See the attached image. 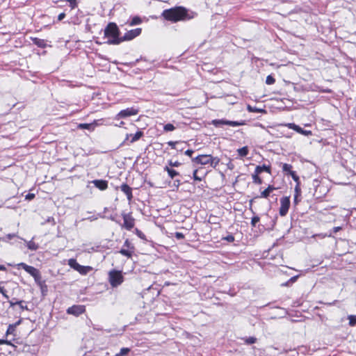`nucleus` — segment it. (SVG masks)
I'll return each mask as SVG.
<instances>
[{
  "mask_svg": "<svg viewBox=\"0 0 356 356\" xmlns=\"http://www.w3.org/2000/svg\"><path fill=\"white\" fill-rule=\"evenodd\" d=\"M140 59H136V63L139 62Z\"/></svg>",
  "mask_w": 356,
  "mask_h": 356,
  "instance_id": "obj_63",
  "label": "nucleus"
},
{
  "mask_svg": "<svg viewBox=\"0 0 356 356\" xmlns=\"http://www.w3.org/2000/svg\"><path fill=\"white\" fill-rule=\"evenodd\" d=\"M143 136V132L142 131H138L135 134H129L126 135V138L123 141V144L124 145H130L137 140H138Z\"/></svg>",
  "mask_w": 356,
  "mask_h": 356,
  "instance_id": "obj_9",
  "label": "nucleus"
},
{
  "mask_svg": "<svg viewBox=\"0 0 356 356\" xmlns=\"http://www.w3.org/2000/svg\"><path fill=\"white\" fill-rule=\"evenodd\" d=\"M142 22L141 19L139 17H134L131 19V22H129L130 26H134L140 24Z\"/></svg>",
  "mask_w": 356,
  "mask_h": 356,
  "instance_id": "obj_31",
  "label": "nucleus"
},
{
  "mask_svg": "<svg viewBox=\"0 0 356 356\" xmlns=\"http://www.w3.org/2000/svg\"><path fill=\"white\" fill-rule=\"evenodd\" d=\"M130 351L129 348H121L120 353H117L115 356H123L127 354Z\"/></svg>",
  "mask_w": 356,
  "mask_h": 356,
  "instance_id": "obj_36",
  "label": "nucleus"
},
{
  "mask_svg": "<svg viewBox=\"0 0 356 356\" xmlns=\"http://www.w3.org/2000/svg\"><path fill=\"white\" fill-rule=\"evenodd\" d=\"M120 190L127 195V200L131 201L133 198L132 188L127 184L120 186Z\"/></svg>",
  "mask_w": 356,
  "mask_h": 356,
  "instance_id": "obj_17",
  "label": "nucleus"
},
{
  "mask_svg": "<svg viewBox=\"0 0 356 356\" xmlns=\"http://www.w3.org/2000/svg\"><path fill=\"white\" fill-rule=\"evenodd\" d=\"M175 237L178 240H181L184 238V235L181 232H175Z\"/></svg>",
  "mask_w": 356,
  "mask_h": 356,
  "instance_id": "obj_49",
  "label": "nucleus"
},
{
  "mask_svg": "<svg viewBox=\"0 0 356 356\" xmlns=\"http://www.w3.org/2000/svg\"><path fill=\"white\" fill-rule=\"evenodd\" d=\"M46 223H51L52 225H55L56 224V222H55V220L53 217H49L46 221H45Z\"/></svg>",
  "mask_w": 356,
  "mask_h": 356,
  "instance_id": "obj_52",
  "label": "nucleus"
},
{
  "mask_svg": "<svg viewBox=\"0 0 356 356\" xmlns=\"http://www.w3.org/2000/svg\"><path fill=\"white\" fill-rule=\"evenodd\" d=\"M248 110L250 111H256V112H258V113H266V111L264 109H261V108H252L250 106H248Z\"/></svg>",
  "mask_w": 356,
  "mask_h": 356,
  "instance_id": "obj_45",
  "label": "nucleus"
},
{
  "mask_svg": "<svg viewBox=\"0 0 356 356\" xmlns=\"http://www.w3.org/2000/svg\"><path fill=\"white\" fill-rule=\"evenodd\" d=\"M142 29L136 28L127 31L123 36H122V42L129 41L140 35Z\"/></svg>",
  "mask_w": 356,
  "mask_h": 356,
  "instance_id": "obj_10",
  "label": "nucleus"
},
{
  "mask_svg": "<svg viewBox=\"0 0 356 356\" xmlns=\"http://www.w3.org/2000/svg\"><path fill=\"white\" fill-rule=\"evenodd\" d=\"M88 219L90 220V221H92V220H97V217L91 216V217H89Z\"/></svg>",
  "mask_w": 356,
  "mask_h": 356,
  "instance_id": "obj_60",
  "label": "nucleus"
},
{
  "mask_svg": "<svg viewBox=\"0 0 356 356\" xmlns=\"http://www.w3.org/2000/svg\"><path fill=\"white\" fill-rule=\"evenodd\" d=\"M275 79L272 75L267 76L266 79V83L267 85H272V84L275 83Z\"/></svg>",
  "mask_w": 356,
  "mask_h": 356,
  "instance_id": "obj_35",
  "label": "nucleus"
},
{
  "mask_svg": "<svg viewBox=\"0 0 356 356\" xmlns=\"http://www.w3.org/2000/svg\"><path fill=\"white\" fill-rule=\"evenodd\" d=\"M92 184L101 191H104L108 188V181L103 179H95L92 181Z\"/></svg>",
  "mask_w": 356,
  "mask_h": 356,
  "instance_id": "obj_16",
  "label": "nucleus"
},
{
  "mask_svg": "<svg viewBox=\"0 0 356 356\" xmlns=\"http://www.w3.org/2000/svg\"><path fill=\"white\" fill-rule=\"evenodd\" d=\"M16 303H17V305L19 306L21 309H22V310H24V309L28 310L29 309L27 306L25 305V302L24 300L16 301Z\"/></svg>",
  "mask_w": 356,
  "mask_h": 356,
  "instance_id": "obj_38",
  "label": "nucleus"
},
{
  "mask_svg": "<svg viewBox=\"0 0 356 356\" xmlns=\"http://www.w3.org/2000/svg\"><path fill=\"white\" fill-rule=\"evenodd\" d=\"M21 323V321H18L15 324H10L8 325V329L6 332V335L8 336V334H13L15 331V328L17 325H19Z\"/></svg>",
  "mask_w": 356,
  "mask_h": 356,
  "instance_id": "obj_23",
  "label": "nucleus"
},
{
  "mask_svg": "<svg viewBox=\"0 0 356 356\" xmlns=\"http://www.w3.org/2000/svg\"><path fill=\"white\" fill-rule=\"evenodd\" d=\"M85 310L83 305H73L67 309V313L77 316L84 313Z\"/></svg>",
  "mask_w": 356,
  "mask_h": 356,
  "instance_id": "obj_13",
  "label": "nucleus"
},
{
  "mask_svg": "<svg viewBox=\"0 0 356 356\" xmlns=\"http://www.w3.org/2000/svg\"><path fill=\"white\" fill-rule=\"evenodd\" d=\"M138 110L134 107L127 108L120 111L116 115L115 119L124 118L138 114Z\"/></svg>",
  "mask_w": 356,
  "mask_h": 356,
  "instance_id": "obj_11",
  "label": "nucleus"
},
{
  "mask_svg": "<svg viewBox=\"0 0 356 356\" xmlns=\"http://www.w3.org/2000/svg\"><path fill=\"white\" fill-rule=\"evenodd\" d=\"M237 152L241 157H245L248 154L249 149L247 146H244L241 148L238 149Z\"/></svg>",
  "mask_w": 356,
  "mask_h": 356,
  "instance_id": "obj_25",
  "label": "nucleus"
},
{
  "mask_svg": "<svg viewBox=\"0 0 356 356\" xmlns=\"http://www.w3.org/2000/svg\"><path fill=\"white\" fill-rule=\"evenodd\" d=\"M342 229V227H334L333 229H332V232L333 233H337L339 231L341 230Z\"/></svg>",
  "mask_w": 356,
  "mask_h": 356,
  "instance_id": "obj_58",
  "label": "nucleus"
},
{
  "mask_svg": "<svg viewBox=\"0 0 356 356\" xmlns=\"http://www.w3.org/2000/svg\"><path fill=\"white\" fill-rule=\"evenodd\" d=\"M162 16L168 21L178 22L187 18V10L185 8L179 6L164 10Z\"/></svg>",
  "mask_w": 356,
  "mask_h": 356,
  "instance_id": "obj_2",
  "label": "nucleus"
},
{
  "mask_svg": "<svg viewBox=\"0 0 356 356\" xmlns=\"http://www.w3.org/2000/svg\"><path fill=\"white\" fill-rule=\"evenodd\" d=\"M220 159L218 157H213L211 156L210 165L213 168H216L220 163Z\"/></svg>",
  "mask_w": 356,
  "mask_h": 356,
  "instance_id": "obj_28",
  "label": "nucleus"
},
{
  "mask_svg": "<svg viewBox=\"0 0 356 356\" xmlns=\"http://www.w3.org/2000/svg\"><path fill=\"white\" fill-rule=\"evenodd\" d=\"M168 165L170 166V168H173V167H178L181 165V163H179V161H172L171 160H170L168 161Z\"/></svg>",
  "mask_w": 356,
  "mask_h": 356,
  "instance_id": "obj_42",
  "label": "nucleus"
},
{
  "mask_svg": "<svg viewBox=\"0 0 356 356\" xmlns=\"http://www.w3.org/2000/svg\"><path fill=\"white\" fill-rule=\"evenodd\" d=\"M41 292L42 294H44L47 291V286L46 284V282L43 283L40 286H39Z\"/></svg>",
  "mask_w": 356,
  "mask_h": 356,
  "instance_id": "obj_44",
  "label": "nucleus"
},
{
  "mask_svg": "<svg viewBox=\"0 0 356 356\" xmlns=\"http://www.w3.org/2000/svg\"><path fill=\"white\" fill-rule=\"evenodd\" d=\"M224 239L229 243H232L234 241V236L232 234H229L226 237H225Z\"/></svg>",
  "mask_w": 356,
  "mask_h": 356,
  "instance_id": "obj_48",
  "label": "nucleus"
},
{
  "mask_svg": "<svg viewBox=\"0 0 356 356\" xmlns=\"http://www.w3.org/2000/svg\"><path fill=\"white\" fill-rule=\"evenodd\" d=\"M247 344H253L257 341V339L254 337H250L245 339Z\"/></svg>",
  "mask_w": 356,
  "mask_h": 356,
  "instance_id": "obj_39",
  "label": "nucleus"
},
{
  "mask_svg": "<svg viewBox=\"0 0 356 356\" xmlns=\"http://www.w3.org/2000/svg\"><path fill=\"white\" fill-rule=\"evenodd\" d=\"M9 304L10 307H14L15 305H17V303H16V302H14L13 300H10Z\"/></svg>",
  "mask_w": 356,
  "mask_h": 356,
  "instance_id": "obj_59",
  "label": "nucleus"
},
{
  "mask_svg": "<svg viewBox=\"0 0 356 356\" xmlns=\"http://www.w3.org/2000/svg\"><path fill=\"white\" fill-rule=\"evenodd\" d=\"M259 220H260V218L258 216H253L252 218V220H251V225L252 227H256L257 223L259 222Z\"/></svg>",
  "mask_w": 356,
  "mask_h": 356,
  "instance_id": "obj_40",
  "label": "nucleus"
},
{
  "mask_svg": "<svg viewBox=\"0 0 356 356\" xmlns=\"http://www.w3.org/2000/svg\"><path fill=\"white\" fill-rule=\"evenodd\" d=\"M163 169H164V171L168 172V176L171 179H174L176 176H178L179 175V173L177 171L173 170L172 168H170L169 166H165Z\"/></svg>",
  "mask_w": 356,
  "mask_h": 356,
  "instance_id": "obj_22",
  "label": "nucleus"
},
{
  "mask_svg": "<svg viewBox=\"0 0 356 356\" xmlns=\"http://www.w3.org/2000/svg\"><path fill=\"white\" fill-rule=\"evenodd\" d=\"M181 184V181L179 179H175L173 182V186L177 189Z\"/></svg>",
  "mask_w": 356,
  "mask_h": 356,
  "instance_id": "obj_54",
  "label": "nucleus"
},
{
  "mask_svg": "<svg viewBox=\"0 0 356 356\" xmlns=\"http://www.w3.org/2000/svg\"><path fill=\"white\" fill-rule=\"evenodd\" d=\"M17 235L15 234H8L2 238H0V241H2L4 242H8V241L14 238Z\"/></svg>",
  "mask_w": 356,
  "mask_h": 356,
  "instance_id": "obj_30",
  "label": "nucleus"
},
{
  "mask_svg": "<svg viewBox=\"0 0 356 356\" xmlns=\"http://www.w3.org/2000/svg\"><path fill=\"white\" fill-rule=\"evenodd\" d=\"M35 197V194L34 193H28L26 197H25V199L27 200H33V198Z\"/></svg>",
  "mask_w": 356,
  "mask_h": 356,
  "instance_id": "obj_51",
  "label": "nucleus"
},
{
  "mask_svg": "<svg viewBox=\"0 0 356 356\" xmlns=\"http://www.w3.org/2000/svg\"><path fill=\"white\" fill-rule=\"evenodd\" d=\"M70 3L71 9H74L77 6V0H67Z\"/></svg>",
  "mask_w": 356,
  "mask_h": 356,
  "instance_id": "obj_43",
  "label": "nucleus"
},
{
  "mask_svg": "<svg viewBox=\"0 0 356 356\" xmlns=\"http://www.w3.org/2000/svg\"><path fill=\"white\" fill-rule=\"evenodd\" d=\"M116 217H117V214H115V215H111L108 217V218L110 220H111L112 221H114L116 223H119L120 224V221H118L117 219H116Z\"/></svg>",
  "mask_w": 356,
  "mask_h": 356,
  "instance_id": "obj_53",
  "label": "nucleus"
},
{
  "mask_svg": "<svg viewBox=\"0 0 356 356\" xmlns=\"http://www.w3.org/2000/svg\"><path fill=\"white\" fill-rule=\"evenodd\" d=\"M33 278L38 286L42 284L43 283L46 282L45 280L42 279L40 272L36 274V275Z\"/></svg>",
  "mask_w": 356,
  "mask_h": 356,
  "instance_id": "obj_26",
  "label": "nucleus"
},
{
  "mask_svg": "<svg viewBox=\"0 0 356 356\" xmlns=\"http://www.w3.org/2000/svg\"><path fill=\"white\" fill-rule=\"evenodd\" d=\"M291 169H292V165L290 164L284 163L282 165V170L284 172L286 173L287 175H289L291 173V172L293 171Z\"/></svg>",
  "mask_w": 356,
  "mask_h": 356,
  "instance_id": "obj_29",
  "label": "nucleus"
},
{
  "mask_svg": "<svg viewBox=\"0 0 356 356\" xmlns=\"http://www.w3.org/2000/svg\"><path fill=\"white\" fill-rule=\"evenodd\" d=\"M136 234L141 239L146 240L145 235L138 229H135Z\"/></svg>",
  "mask_w": 356,
  "mask_h": 356,
  "instance_id": "obj_41",
  "label": "nucleus"
},
{
  "mask_svg": "<svg viewBox=\"0 0 356 356\" xmlns=\"http://www.w3.org/2000/svg\"><path fill=\"white\" fill-rule=\"evenodd\" d=\"M280 207L279 209V213L281 216H285L290 207V197L287 196L282 197L280 198Z\"/></svg>",
  "mask_w": 356,
  "mask_h": 356,
  "instance_id": "obj_7",
  "label": "nucleus"
},
{
  "mask_svg": "<svg viewBox=\"0 0 356 356\" xmlns=\"http://www.w3.org/2000/svg\"><path fill=\"white\" fill-rule=\"evenodd\" d=\"M33 238H32V239L31 241H26L24 240V241L26 243V247L28 248L29 250H30L31 251H35V250H37L39 248L38 244L35 243L33 241Z\"/></svg>",
  "mask_w": 356,
  "mask_h": 356,
  "instance_id": "obj_21",
  "label": "nucleus"
},
{
  "mask_svg": "<svg viewBox=\"0 0 356 356\" xmlns=\"http://www.w3.org/2000/svg\"><path fill=\"white\" fill-rule=\"evenodd\" d=\"M348 318L349 320V325L350 326L356 325V316L350 315L348 316Z\"/></svg>",
  "mask_w": 356,
  "mask_h": 356,
  "instance_id": "obj_34",
  "label": "nucleus"
},
{
  "mask_svg": "<svg viewBox=\"0 0 356 356\" xmlns=\"http://www.w3.org/2000/svg\"><path fill=\"white\" fill-rule=\"evenodd\" d=\"M194 151L193 149H187L186 152H185V154L191 157L193 154Z\"/></svg>",
  "mask_w": 356,
  "mask_h": 356,
  "instance_id": "obj_56",
  "label": "nucleus"
},
{
  "mask_svg": "<svg viewBox=\"0 0 356 356\" xmlns=\"http://www.w3.org/2000/svg\"><path fill=\"white\" fill-rule=\"evenodd\" d=\"M124 124V122L122 121V122H120V123L119 124L118 126L122 127Z\"/></svg>",
  "mask_w": 356,
  "mask_h": 356,
  "instance_id": "obj_62",
  "label": "nucleus"
},
{
  "mask_svg": "<svg viewBox=\"0 0 356 356\" xmlns=\"http://www.w3.org/2000/svg\"><path fill=\"white\" fill-rule=\"evenodd\" d=\"M6 268L3 265H0V270H6Z\"/></svg>",
  "mask_w": 356,
  "mask_h": 356,
  "instance_id": "obj_61",
  "label": "nucleus"
},
{
  "mask_svg": "<svg viewBox=\"0 0 356 356\" xmlns=\"http://www.w3.org/2000/svg\"><path fill=\"white\" fill-rule=\"evenodd\" d=\"M1 344L12 345L11 342L7 339H0V345Z\"/></svg>",
  "mask_w": 356,
  "mask_h": 356,
  "instance_id": "obj_55",
  "label": "nucleus"
},
{
  "mask_svg": "<svg viewBox=\"0 0 356 356\" xmlns=\"http://www.w3.org/2000/svg\"><path fill=\"white\" fill-rule=\"evenodd\" d=\"M95 127V125L93 124H87V123H83L79 124L78 125V128L81 129H88V130H92Z\"/></svg>",
  "mask_w": 356,
  "mask_h": 356,
  "instance_id": "obj_27",
  "label": "nucleus"
},
{
  "mask_svg": "<svg viewBox=\"0 0 356 356\" xmlns=\"http://www.w3.org/2000/svg\"><path fill=\"white\" fill-rule=\"evenodd\" d=\"M134 251V246L133 244L129 241V239H126L122 248L119 251V252L128 258H131Z\"/></svg>",
  "mask_w": 356,
  "mask_h": 356,
  "instance_id": "obj_6",
  "label": "nucleus"
},
{
  "mask_svg": "<svg viewBox=\"0 0 356 356\" xmlns=\"http://www.w3.org/2000/svg\"><path fill=\"white\" fill-rule=\"evenodd\" d=\"M17 266L19 267H22L26 272L30 274L33 277H34L36 275V274L40 273V270L38 269L35 268L33 266H29L25 263H19Z\"/></svg>",
  "mask_w": 356,
  "mask_h": 356,
  "instance_id": "obj_15",
  "label": "nucleus"
},
{
  "mask_svg": "<svg viewBox=\"0 0 356 356\" xmlns=\"http://www.w3.org/2000/svg\"><path fill=\"white\" fill-rule=\"evenodd\" d=\"M184 143L180 141H169L168 142V145L170 146L172 149H175L177 151H182L184 148L178 149V145H182Z\"/></svg>",
  "mask_w": 356,
  "mask_h": 356,
  "instance_id": "obj_24",
  "label": "nucleus"
},
{
  "mask_svg": "<svg viewBox=\"0 0 356 356\" xmlns=\"http://www.w3.org/2000/svg\"><path fill=\"white\" fill-rule=\"evenodd\" d=\"M121 216L123 218V224L121 225L122 228H124L127 230L130 231L135 226V219L132 216L131 213H125L122 211Z\"/></svg>",
  "mask_w": 356,
  "mask_h": 356,
  "instance_id": "obj_5",
  "label": "nucleus"
},
{
  "mask_svg": "<svg viewBox=\"0 0 356 356\" xmlns=\"http://www.w3.org/2000/svg\"><path fill=\"white\" fill-rule=\"evenodd\" d=\"M182 148L181 147H179V145H178V149H181Z\"/></svg>",
  "mask_w": 356,
  "mask_h": 356,
  "instance_id": "obj_64",
  "label": "nucleus"
},
{
  "mask_svg": "<svg viewBox=\"0 0 356 356\" xmlns=\"http://www.w3.org/2000/svg\"><path fill=\"white\" fill-rule=\"evenodd\" d=\"M263 172H266L270 174V165H266L264 164L263 165H257L255 168V172L257 174H261Z\"/></svg>",
  "mask_w": 356,
  "mask_h": 356,
  "instance_id": "obj_19",
  "label": "nucleus"
},
{
  "mask_svg": "<svg viewBox=\"0 0 356 356\" xmlns=\"http://www.w3.org/2000/svg\"><path fill=\"white\" fill-rule=\"evenodd\" d=\"M31 39L33 43L38 47L44 48L47 46L46 41L43 39L33 37Z\"/></svg>",
  "mask_w": 356,
  "mask_h": 356,
  "instance_id": "obj_18",
  "label": "nucleus"
},
{
  "mask_svg": "<svg viewBox=\"0 0 356 356\" xmlns=\"http://www.w3.org/2000/svg\"><path fill=\"white\" fill-rule=\"evenodd\" d=\"M289 175L291 176L292 179L295 181H298L299 180V177L296 175V172L294 171H292L291 172V173L289 174Z\"/></svg>",
  "mask_w": 356,
  "mask_h": 356,
  "instance_id": "obj_47",
  "label": "nucleus"
},
{
  "mask_svg": "<svg viewBox=\"0 0 356 356\" xmlns=\"http://www.w3.org/2000/svg\"><path fill=\"white\" fill-rule=\"evenodd\" d=\"M197 170H195L193 171V179L197 181H201L202 179L197 175Z\"/></svg>",
  "mask_w": 356,
  "mask_h": 356,
  "instance_id": "obj_50",
  "label": "nucleus"
},
{
  "mask_svg": "<svg viewBox=\"0 0 356 356\" xmlns=\"http://www.w3.org/2000/svg\"><path fill=\"white\" fill-rule=\"evenodd\" d=\"M211 156L209 154H201L193 158L192 161L200 164V165H208L210 164Z\"/></svg>",
  "mask_w": 356,
  "mask_h": 356,
  "instance_id": "obj_12",
  "label": "nucleus"
},
{
  "mask_svg": "<svg viewBox=\"0 0 356 356\" xmlns=\"http://www.w3.org/2000/svg\"><path fill=\"white\" fill-rule=\"evenodd\" d=\"M259 174H257L255 172L252 175V179H253V182L257 184H261L262 183V179L259 177Z\"/></svg>",
  "mask_w": 356,
  "mask_h": 356,
  "instance_id": "obj_32",
  "label": "nucleus"
},
{
  "mask_svg": "<svg viewBox=\"0 0 356 356\" xmlns=\"http://www.w3.org/2000/svg\"><path fill=\"white\" fill-rule=\"evenodd\" d=\"M295 190H296V194L294 195L293 202H294L295 204H297L298 203V202L300 201V200H299L298 186H296Z\"/></svg>",
  "mask_w": 356,
  "mask_h": 356,
  "instance_id": "obj_37",
  "label": "nucleus"
},
{
  "mask_svg": "<svg viewBox=\"0 0 356 356\" xmlns=\"http://www.w3.org/2000/svg\"><path fill=\"white\" fill-rule=\"evenodd\" d=\"M0 293L3 295V296L4 298H6V299H8L9 297L6 293V289H4L3 286H1V285H0Z\"/></svg>",
  "mask_w": 356,
  "mask_h": 356,
  "instance_id": "obj_46",
  "label": "nucleus"
},
{
  "mask_svg": "<svg viewBox=\"0 0 356 356\" xmlns=\"http://www.w3.org/2000/svg\"><path fill=\"white\" fill-rule=\"evenodd\" d=\"M120 31L114 22H109L104 29V36L108 38L106 42L108 44H120L122 42V37L120 36Z\"/></svg>",
  "mask_w": 356,
  "mask_h": 356,
  "instance_id": "obj_1",
  "label": "nucleus"
},
{
  "mask_svg": "<svg viewBox=\"0 0 356 356\" xmlns=\"http://www.w3.org/2000/svg\"><path fill=\"white\" fill-rule=\"evenodd\" d=\"M67 264L81 275H87L92 269L90 266L80 265L75 259H70Z\"/></svg>",
  "mask_w": 356,
  "mask_h": 356,
  "instance_id": "obj_4",
  "label": "nucleus"
},
{
  "mask_svg": "<svg viewBox=\"0 0 356 356\" xmlns=\"http://www.w3.org/2000/svg\"><path fill=\"white\" fill-rule=\"evenodd\" d=\"M175 129V127L170 123L166 124L163 127V130L165 131H172Z\"/></svg>",
  "mask_w": 356,
  "mask_h": 356,
  "instance_id": "obj_33",
  "label": "nucleus"
},
{
  "mask_svg": "<svg viewBox=\"0 0 356 356\" xmlns=\"http://www.w3.org/2000/svg\"><path fill=\"white\" fill-rule=\"evenodd\" d=\"M287 127L289 128V129H291L294 131H296V132L302 134V135H304V136H312V131H309V130H305L303 129L302 127H300V126L294 124V123H289L287 124Z\"/></svg>",
  "mask_w": 356,
  "mask_h": 356,
  "instance_id": "obj_14",
  "label": "nucleus"
},
{
  "mask_svg": "<svg viewBox=\"0 0 356 356\" xmlns=\"http://www.w3.org/2000/svg\"><path fill=\"white\" fill-rule=\"evenodd\" d=\"M212 124L217 127H221L222 125L238 127L243 124V122H240L238 121H230L227 120H214L212 121Z\"/></svg>",
  "mask_w": 356,
  "mask_h": 356,
  "instance_id": "obj_8",
  "label": "nucleus"
},
{
  "mask_svg": "<svg viewBox=\"0 0 356 356\" xmlns=\"http://www.w3.org/2000/svg\"><path fill=\"white\" fill-rule=\"evenodd\" d=\"M274 190H275V188L273 185H269L267 188L261 193L259 197L267 198Z\"/></svg>",
  "mask_w": 356,
  "mask_h": 356,
  "instance_id": "obj_20",
  "label": "nucleus"
},
{
  "mask_svg": "<svg viewBox=\"0 0 356 356\" xmlns=\"http://www.w3.org/2000/svg\"><path fill=\"white\" fill-rule=\"evenodd\" d=\"M109 282L112 287H117L124 281V277L120 271L111 270L109 272Z\"/></svg>",
  "mask_w": 356,
  "mask_h": 356,
  "instance_id": "obj_3",
  "label": "nucleus"
},
{
  "mask_svg": "<svg viewBox=\"0 0 356 356\" xmlns=\"http://www.w3.org/2000/svg\"><path fill=\"white\" fill-rule=\"evenodd\" d=\"M65 17V13H61L58 15V21H61L63 20L64 18Z\"/></svg>",
  "mask_w": 356,
  "mask_h": 356,
  "instance_id": "obj_57",
  "label": "nucleus"
}]
</instances>
